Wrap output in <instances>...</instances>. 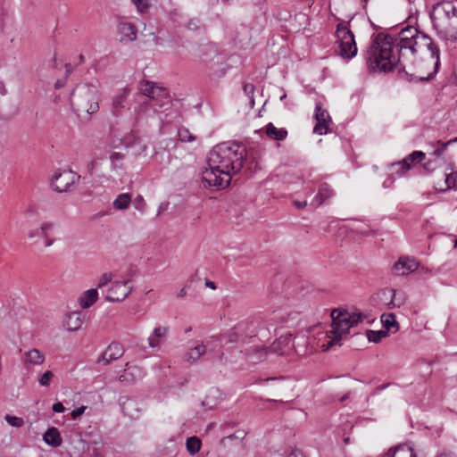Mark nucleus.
Returning <instances> with one entry per match:
<instances>
[{"label": "nucleus", "instance_id": "f257e3e1", "mask_svg": "<svg viewBox=\"0 0 457 457\" xmlns=\"http://www.w3.org/2000/svg\"><path fill=\"white\" fill-rule=\"evenodd\" d=\"M372 71L397 69L417 81L431 80L439 66V49L432 39L412 26L399 33H378L364 54Z\"/></svg>", "mask_w": 457, "mask_h": 457}, {"label": "nucleus", "instance_id": "f03ea898", "mask_svg": "<svg viewBox=\"0 0 457 457\" xmlns=\"http://www.w3.org/2000/svg\"><path fill=\"white\" fill-rule=\"evenodd\" d=\"M246 147L237 142H223L215 145L209 153L207 164L203 172L204 187L225 188L231 179L244 167Z\"/></svg>", "mask_w": 457, "mask_h": 457}, {"label": "nucleus", "instance_id": "7ed1b4c3", "mask_svg": "<svg viewBox=\"0 0 457 457\" xmlns=\"http://www.w3.org/2000/svg\"><path fill=\"white\" fill-rule=\"evenodd\" d=\"M100 99L98 85L93 83L78 85L70 97L73 112L79 118L86 116L87 119L98 112Z\"/></svg>", "mask_w": 457, "mask_h": 457}, {"label": "nucleus", "instance_id": "20e7f679", "mask_svg": "<svg viewBox=\"0 0 457 457\" xmlns=\"http://www.w3.org/2000/svg\"><path fill=\"white\" fill-rule=\"evenodd\" d=\"M365 318L366 316L361 312L334 309L331 312V330L328 332V337L330 338L328 346L337 344L345 335L348 334L350 328L361 322Z\"/></svg>", "mask_w": 457, "mask_h": 457}, {"label": "nucleus", "instance_id": "39448f33", "mask_svg": "<svg viewBox=\"0 0 457 457\" xmlns=\"http://www.w3.org/2000/svg\"><path fill=\"white\" fill-rule=\"evenodd\" d=\"M431 18L436 29L457 39V0H445L436 4Z\"/></svg>", "mask_w": 457, "mask_h": 457}, {"label": "nucleus", "instance_id": "423d86ee", "mask_svg": "<svg viewBox=\"0 0 457 457\" xmlns=\"http://www.w3.org/2000/svg\"><path fill=\"white\" fill-rule=\"evenodd\" d=\"M348 21H342L337 25L336 37L339 48V55L344 59H352L357 54V46L354 35L350 29Z\"/></svg>", "mask_w": 457, "mask_h": 457}, {"label": "nucleus", "instance_id": "0eeeda50", "mask_svg": "<svg viewBox=\"0 0 457 457\" xmlns=\"http://www.w3.org/2000/svg\"><path fill=\"white\" fill-rule=\"evenodd\" d=\"M293 336L287 334L281 336L276 341H274L269 348L265 347H254L249 351V358L253 361L263 360L269 353H274L279 355L288 353L294 347Z\"/></svg>", "mask_w": 457, "mask_h": 457}, {"label": "nucleus", "instance_id": "6e6552de", "mask_svg": "<svg viewBox=\"0 0 457 457\" xmlns=\"http://www.w3.org/2000/svg\"><path fill=\"white\" fill-rule=\"evenodd\" d=\"M140 92L147 96L153 107L162 108L169 103V91L167 88L157 86L156 83L143 80L140 83Z\"/></svg>", "mask_w": 457, "mask_h": 457}, {"label": "nucleus", "instance_id": "1a4fd4ad", "mask_svg": "<svg viewBox=\"0 0 457 457\" xmlns=\"http://www.w3.org/2000/svg\"><path fill=\"white\" fill-rule=\"evenodd\" d=\"M79 179L80 176L71 170H63L54 174L51 186L54 190L59 193L68 192L71 187L79 182Z\"/></svg>", "mask_w": 457, "mask_h": 457}, {"label": "nucleus", "instance_id": "9d476101", "mask_svg": "<svg viewBox=\"0 0 457 457\" xmlns=\"http://www.w3.org/2000/svg\"><path fill=\"white\" fill-rule=\"evenodd\" d=\"M314 119L316 124L313 128V133L318 135H325L329 132V124L332 119L326 109L322 108L321 103H317L315 106Z\"/></svg>", "mask_w": 457, "mask_h": 457}, {"label": "nucleus", "instance_id": "9b49d317", "mask_svg": "<svg viewBox=\"0 0 457 457\" xmlns=\"http://www.w3.org/2000/svg\"><path fill=\"white\" fill-rule=\"evenodd\" d=\"M264 150L258 146L246 148V156L244 157V163L246 170L253 174L262 170V160Z\"/></svg>", "mask_w": 457, "mask_h": 457}, {"label": "nucleus", "instance_id": "f8f14e48", "mask_svg": "<svg viewBox=\"0 0 457 457\" xmlns=\"http://www.w3.org/2000/svg\"><path fill=\"white\" fill-rule=\"evenodd\" d=\"M426 154L422 151H414L402 161L392 164L393 167H400L399 170H395V174L399 177L403 176L409 171L412 166L417 162H421L425 160Z\"/></svg>", "mask_w": 457, "mask_h": 457}, {"label": "nucleus", "instance_id": "ddd939ff", "mask_svg": "<svg viewBox=\"0 0 457 457\" xmlns=\"http://www.w3.org/2000/svg\"><path fill=\"white\" fill-rule=\"evenodd\" d=\"M145 375V370L137 365H129V363H126L125 369L118 378V380L120 384L125 386H129L137 383L141 380Z\"/></svg>", "mask_w": 457, "mask_h": 457}, {"label": "nucleus", "instance_id": "4468645a", "mask_svg": "<svg viewBox=\"0 0 457 457\" xmlns=\"http://www.w3.org/2000/svg\"><path fill=\"white\" fill-rule=\"evenodd\" d=\"M419 267V263L413 257L402 256L393 265L392 271L396 276H405L414 272Z\"/></svg>", "mask_w": 457, "mask_h": 457}, {"label": "nucleus", "instance_id": "2eb2a0df", "mask_svg": "<svg viewBox=\"0 0 457 457\" xmlns=\"http://www.w3.org/2000/svg\"><path fill=\"white\" fill-rule=\"evenodd\" d=\"M129 282V280L124 282H113L108 289L105 300L108 302L123 301L130 293V288L127 286Z\"/></svg>", "mask_w": 457, "mask_h": 457}, {"label": "nucleus", "instance_id": "dca6fc26", "mask_svg": "<svg viewBox=\"0 0 457 457\" xmlns=\"http://www.w3.org/2000/svg\"><path fill=\"white\" fill-rule=\"evenodd\" d=\"M124 354V348L119 342L111 343L96 360L97 363L110 364L112 361L120 359Z\"/></svg>", "mask_w": 457, "mask_h": 457}, {"label": "nucleus", "instance_id": "f3484780", "mask_svg": "<svg viewBox=\"0 0 457 457\" xmlns=\"http://www.w3.org/2000/svg\"><path fill=\"white\" fill-rule=\"evenodd\" d=\"M250 323L248 320H243L235 325L229 331L224 334H219L212 337V339L222 343L225 341L226 343H237L239 338V331H243L244 327H248Z\"/></svg>", "mask_w": 457, "mask_h": 457}, {"label": "nucleus", "instance_id": "a211bd4d", "mask_svg": "<svg viewBox=\"0 0 457 457\" xmlns=\"http://www.w3.org/2000/svg\"><path fill=\"white\" fill-rule=\"evenodd\" d=\"M45 360V354L36 348L25 352L21 358L22 364L27 370H29L31 366H38L43 364Z\"/></svg>", "mask_w": 457, "mask_h": 457}, {"label": "nucleus", "instance_id": "6ab92c4d", "mask_svg": "<svg viewBox=\"0 0 457 457\" xmlns=\"http://www.w3.org/2000/svg\"><path fill=\"white\" fill-rule=\"evenodd\" d=\"M85 314L81 312H72L66 314L63 320V327L70 332L80 329L84 323Z\"/></svg>", "mask_w": 457, "mask_h": 457}, {"label": "nucleus", "instance_id": "aec40b11", "mask_svg": "<svg viewBox=\"0 0 457 457\" xmlns=\"http://www.w3.org/2000/svg\"><path fill=\"white\" fill-rule=\"evenodd\" d=\"M447 170H450V171H445L443 175L445 178L444 185L435 187L439 192H446L449 189L457 188V171L452 164L449 165Z\"/></svg>", "mask_w": 457, "mask_h": 457}, {"label": "nucleus", "instance_id": "412c9836", "mask_svg": "<svg viewBox=\"0 0 457 457\" xmlns=\"http://www.w3.org/2000/svg\"><path fill=\"white\" fill-rule=\"evenodd\" d=\"M118 31L120 34V41H135L137 37V29L131 23L127 21L120 22Z\"/></svg>", "mask_w": 457, "mask_h": 457}, {"label": "nucleus", "instance_id": "4be33fe9", "mask_svg": "<svg viewBox=\"0 0 457 457\" xmlns=\"http://www.w3.org/2000/svg\"><path fill=\"white\" fill-rule=\"evenodd\" d=\"M129 94V90L128 88H124L122 93L113 97L112 104V115L118 117L122 113V111L126 107V101Z\"/></svg>", "mask_w": 457, "mask_h": 457}, {"label": "nucleus", "instance_id": "5701e85b", "mask_svg": "<svg viewBox=\"0 0 457 457\" xmlns=\"http://www.w3.org/2000/svg\"><path fill=\"white\" fill-rule=\"evenodd\" d=\"M169 327H156L153 334L148 337V345L152 348H156L161 345L162 339H164L169 333Z\"/></svg>", "mask_w": 457, "mask_h": 457}, {"label": "nucleus", "instance_id": "b1692460", "mask_svg": "<svg viewBox=\"0 0 457 457\" xmlns=\"http://www.w3.org/2000/svg\"><path fill=\"white\" fill-rule=\"evenodd\" d=\"M387 457H417L414 450L407 444H403L389 449L386 453Z\"/></svg>", "mask_w": 457, "mask_h": 457}, {"label": "nucleus", "instance_id": "393cba45", "mask_svg": "<svg viewBox=\"0 0 457 457\" xmlns=\"http://www.w3.org/2000/svg\"><path fill=\"white\" fill-rule=\"evenodd\" d=\"M266 136L272 140L282 141L287 138L288 132L285 128L278 129L271 122L265 126Z\"/></svg>", "mask_w": 457, "mask_h": 457}, {"label": "nucleus", "instance_id": "a878e982", "mask_svg": "<svg viewBox=\"0 0 457 457\" xmlns=\"http://www.w3.org/2000/svg\"><path fill=\"white\" fill-rule=\"evenodd\" d=\"M43 439L45 443L52 447H58L62 445V437L58 428H49L44 434Z\"/></svg>", "mask_w": 457, "mask_h": 457}, {"label": "nucleus", "instance_id": "bb28decb", "mask_svg": "<svg viewBox=\"0 0 457 457\" xmlns=\"http://www.w3.org/2000/svg\"><path fill=\"white\" fill-rule=\"evenodd\" d=\"M98 299L97 288H91L85 291L79 298V303L81 308L87 309L92 306Z\"/></svg>", "mask_w": 457, "mask_h": 457}, {"label": "nucleus", "instance_id": "cd10ccee", "mask_svg": "<svg viewBox=\"0 0 457 457\" xmlns=\"http://www.w3.org/2000/svg\"><path fill=\"white\" fill-rule=\"evenodd\" d=\"M206 353V346L204 344L189 349L184 356V360L187 362L194 363L198 361Z\"/></svg>", "mask_w": 457, "mask_h": 457}, {"label": "nucleus", "instance_id": "c85d7f7f", "mask_svg": "<svg viewBox=\"0 0 457 457\" xmlns=\"http://www.w3.org/2000/svg\"><path fill=\"white\" fill-rule=\"evenodd\" d=\"M333 195L334 190L330 187V186L328 183H322L319 187V192L315 196V201L318 202V205H320Z\"/></svg>", "mask_w": 457, "mask_h": 457}, {"label": "nucleus", "instance_id": "c756f323", "mask_svg": "<svg viewBox=\"0 0 457 457\" xmlns=\"http://www.w3.org/2000/svg\"><path fill=\"white\" fill-rule=\"evenodd\" d=\"M54 224L53 222H43L40 228L29 230L28 237L31 239L37 237H47V232L54 229Z\"/></svg>", "mask_w": 457, "mask_h": 457}, {"label": "nucleus", "instance_id": "7c9ffc66", "mask_svg": "<svg viewBox=\"0 0 457 457\" xmlns=\"http://www.w3.org/2000/svg\"><path fill=\"white\" fill-rule=\"evenodd\" d=\"M384 297L390 298V302L387 303L389 309L400 307L403 303V300L397 297L398 295H402L396 290H384L382 293Z\"/></svg>", "mask_w": 457, "mask_h": 457}, {"label": "nucleus", "instance_id": "2f4dec72", "mask_svg": "<svg viewBox=\"0 0 457 457\" xmlns=\"http://www.w3.org/2000/svg\"><path fill=\"white\" fill-rule=\"evenodd\" d=\"M381 322L386 331L395 328L394 332H396L399 328L398 323L395 320V316L393 313H384L381 316Z\"/></svg>", "mask_w": 457, "mask_h": 457}, {"label": "nucleus", "instance_id": "473e14b6", "mask_svg": "<svg viewBox=\"0 0 457 457\" xmlns=\"http://www.w3.org/2000/svg\"><path fill=\"white\" fill-rule=\"evenodd\" d=\"M131 202V195L128 193L120 194L113 201V207L117 210H124L129 207Z\"/></svg>", "mask_w": 457, "mask_h": 457}, {"label": "nucleus", "instance_id": "72a5a7b5", "mask_svg": "<svg viewBox=\"0 0 457 457\" xmlns=\"http://www.w3.org/2000/svg\"><path fill=\"white\" fill-rule=\"evenodd\" d=\"M202 442L197 436H191L187 439V450L191 455H195L201 449Z\"/></svg>", "mask_w": 457, "mask_h": 457}, {"label": "nucleus", "instance_id": "f704fd0d", "mask_svg": "<svg viewBox=\"0 0 457 457\" xmlns=\"http://www.w3.org/2000/svg\"><path fill=\"white\" fill-rule=\"evenodd\" d=\"M368 340L372 343H378L382 338L387 336L386 330H367L366 332Z\"/></svg>", "mask_w": 457, "mask_h": 457}, {"label": "nucleus", "instance_id": "c9c22d12", "mask_svg": "<svg viewBox=\"0 0 457 457\" xmlns=\"http://www.w3.org/2000/svg\"><path fill=\"white\" fill-rule=\"evenodd\" d=\"M178 137L181 142L189 143L195 140V137L185 127H180L178 129Z\"/></svg>", "mask_w": 457, "mask_h": 457}, {"label": "nucleus", "instance_id": "e433bc0d", "mask_svg": "<svg viewBox=\"0 0 457 457\" xmlns=\"http://www.w3.org/2000/svg\"><path fill=\"white\" fill-rule=\"evenodd\" d=\"M454 142H457V137L448 140L446 142L438 140L436 142L437 147L434 150L433 155L436 157H440L444 154L447 146Z\"/></svg>", "mask_w": 457, "mask_h": 457}, {"label": "nucleus", "instance_id": "4c0bfd02", "mask_svg": "<svg viewBox=\"0 0 457 457\" xmlns=\"http://www.w3.org/2000/svg\"><path fill=\"white\" fill-rule=\"evenodd\" d=\"M124 154L118 152H113L110 155V161L112 163V167L113 170L121 169L122 168V161L124 159Z\"/></svg>", "mask_w": 457, "mask_h": 457}, {"label": "nucleus", "instance_id": "58836bf2", "mask_svg": "<svg viewBox=\"0 0 457 457\" xmlns=\"http://www.w3.org/2000/svg\"><path fill=\"white\" fill-rule=\"evenodd\" d=\"M54 375L51 370H46L43 374L38 376V383L42 386H50Z\"/></svg>", "mask_w": 457, "mask_h": 457}, {"label": "nucleus", "instance_id": "ea45409f", "mask_svg": "<svg viewBox=\"0 0 457 457\" xmlns=\"http://www.w3.org/2000/svg\"><path fill=\"white\" fill-rule=\"evenodd\" d=\"M4 420H6V422L9 425H11L12 427H14V428H21L24 424V421L21 418L12 416L10 414H6L4 417Z\"/></svg>", "mask_w": 457, "mask_h": 457}, {"label": "nucleus", "instance_id": "a19ab883", "mask_svg": "<svg viewBox=\"0 0 457 457\" xmlns=\"http://www.w3.org/2000/svg\"><path fill=\"white\" fill-rule=\"evenodd\" d=\"M132 4L136 6L137 10L144 13L150 8L148 0H131Z\"/></svg>", "mask_w": 457, "mask_h": 457}, {"label": "nucleus", "instance_id": "79ce46f5", "mask_svg": "<svg viewBox=\"0 0 457 457\" xmlns=\"http://www.w3.org/2000/svg\"><path fill=\"white\" fill-rule=\"evenodd\" d=\"M112 280V274L111 273H104L97 284V287L101 288L107 285Z\"/></svg>", "mask_w": 457, "mask_h": 457}, {"label": "nucleus", "instance_id": "37998d69", "mask_svg": "<svg viewBox=\"0 0 457 457\" xmlns=\"http://www.w3.org/2000/svg\"><path fill=\"white\" fill-rule=\"evenodd\" d=\"M243 90L247 96L253 97L255 91V87L252 83H246L244 85Z\"/></svg>", "mask_w": 457, "mask_h": 457}, {"label": "nucleus", "instance_id": "c03bdc74", "mask_svg": "<svg viewBox=\"0 0 457 457\" xmlns=\"http://www.w3.org/2000/svg\"><path fill=\"white\" fill-rule=\"evenodd\" d=\"M246 436V433L244 430H238L234 434L229 435L228 436L225 437V439H238L243 440Z\"/></svg>", "mask_w": 457, "mask_h": 457}, {"label": "nucleus", "instance_id": "a18cd8bd", "mask_svg": "<svg viewBox=\"0 0 457 457\" xmlns=\"http://www.w3.org/2000/svg\"><path fill=\"white\" fill-rule=\"evenodd\" d=\"M145 203L141 195H138L135 200V208L143 211L145 209Z\"/></svg>", "mask_w": 457, "mask_h": 457}, {"label": "nucleus", "instance_id": "49530a36", "mask_svg": "<svg viewBox=\"0 0 457 457\" xmlns=\"http://www.w3.org/2000/svg\"><path fill=\"white\" fill-rule=\"evenodd\" d=\"M85 410H86V407H85V406H81V407H79V408H77V409L73 410V411H71V417H72V419L76 420L77 418H79V416H81V415L84 413Z\"/></svg>", "mask_w": 457, "mask_h": 457}, {"label": "nucleus", "instance_id": "de8ad7c7", "mask_svg": "<svg viewBox=\"0 0 457 457\" xmlns=\"http://www.w3.org/2000/svg\"><path fill=\"white\" fill-rule=\"evenodd\" d=\"M52 410L54 412L62 413L65 411V408L62 403L58 402L53 404Z\"/></svg>", "mask_w": 457, "mask_h": 457}, {"label": "nucleus", "instance_id": "09e8293b", "mask_svg": "<svg viewBox=\"0 0 457 457\" xmlns=\"http://www.w3.org/2000/svg\"><path fill=\"white\" fill-rule=\"evenodd\" d=\"M250 323V325L248 327H244L243 328V331H239V336L242 337V336H245V337H250V334L253 332V331H250V327L252 326V322L248 321Z\"/></svg>", "mask_w": 457, "mask_h": 457}, {"label": "nucleus", "instance_id": "8fccbe9b", "mask_svg": "<svg viewBox=\"0 0 457 457\" xmlns=\"http://www.w3.org/2000/svg\"><path fill=\"white\" fill-rule=\"evenodd\" d=\"M45 239V245L46 247L51 246L54 243V239L51 238L49 236V232H47V237H43Z\"/></svg>", "mask_w": 457, "mask_h": 457}, {"label": "nucleus", "instance_id": "3c124183", "mask_svg": "<svg viewBox=\"0 0 457 457\" xmlns=\"http://www.w3.org/2000/svg\"><path fill=\"white\" fill-rule=\"evenodd\" d=\"M294 205L297 209H303L307 205V202L306 201H295Z\"/></svg>", "mask_w": 457, "mask_h": 457}, {"label": "nucleus", "instance_id": "603ef678", "mask_svg": "<svg viewBox=\"0 0 457 457\" xmlns=\"http://www.w3.org/2000/svg\"><path fill=\"white\" fill-rule=\"evenodd\" d=\"M288 457H303V454L299 450H293Z\"/></svg>", "mask_w": 457, "mask_h": 457}, {"label": "nucleus", "instance_id": "864d4df0", "mask_svg": "<svg viewBox=\"0 0 457 457\" xmlns=\"http://www.w3.org/2000/svg\"><path fill=\"white\" fill-rule=\"evenodd\" d=\"M205 286L213 290L217 288L216 284L209 279L205 280Z\"/></svg>", "mask_w": 457, "mask_h": 457}, {"label": "nucleus", "instance_id": "5fc2aeb1", "mask_svg": "<svg viewBox=\"0 0 457 457\" xmlns=\"http://www.w3.org/2000/svg\"><path fill=\"white\" fill-rule=\"evenodd\" d=\"M187 295V291H186V288L183 287L180 289V291L179 292L178 294V297L179 298H183L185 295Z\"/></svg>", "mask_w": 457, "mask_h": 457}, {"label": "nucleus", "instance_id": "6e6d98bb", "mask_svg": "<svg viewBox=\"0 0 457 457\" xmlns=\"http://www.w3.org/2000/svg\"><path fill=\"white\" fill-rule=\"evenodd\" d=\"M203 405L209 408V409H212L213 407V405L210 404L209 402H208V398H206L205 400L203 401Z\"/></svg>", "mask_w": 457, "mask_h": 457}, {"label": "nucleus", "instance_id": "4d7b16f0", "mask_svg": "<svg viewBox=\"0 0 457 457\" xmlns=\"http://www.w3.org/2000/svg\"><path fill=\"white\" fill-rule=\"evenodd\" d=\"M431 163H432V162H431L430 161H428V162H425V163L423 164L424 169H425V170H431V167H430V166H431Z\"/></svg>", "mask_w": 457, "mask_h": 457}, {"label": "nucleus", "instance_id": "13d9d810", "mask_svg": "<svg viewBox=\"0 0 457 457\" xmlns=\"http://www.w3.org/2000/svg\"><path fill=\"white\" fill-rule=\"evenodd\" d=\"M0 93L1 95H4L6 93L5 87L3 83L0 82Z\"/></svg>", "mask_w": 457, "mask_h": 457}, {"label": "nucleus", "instance_id": "bf43d9fd", "mask_svg": "<svg viewBox=\"0 0 457 457\" xmlns=\"http://www.w3.org/2000/svg\"><path fill=\"white\" fill-rule=\"evenodd\" d=\"M87 168H88V170H89L90 171H92V170H94V168H95V162H94V161H92L90 163H88Z\"/></svg>", "mask_w": 457, "mask_h": 457}, {"label": "nucleus", "instance_id": "052dcab7", "mask_svg": "<svg viewBox=\"0 0 457 457\" xmlns=\"http://www.w3.org/2000/svg\"><path fill=\"white\" fill-rule=\"evenodd\" d=\"M348 397H349V394L347 393V394L344 395L342 397H340L339 401L340 402H345V400L348 399Z\"/></svg>", "mask_w": 457, "mask_h": 457}, {"label": "nucleus", "instance_id": "680f3d73", "mask_svg": "<svg viewBox=\"0 0 457 457\" xmlns=\"http://www.w3.org/2000/svg\"><path fill=\"white\" fill-rule=\"evenodd\" d=\"M65 68H66V71H67V72H70V71H71V63H67V64L65 65Z\"/></svg>", "mask_w": 457, "mask_h": 457}, {"label": "nucleus", "instance_id": "e2e57ef3", "mask_svg": "<svg viewBox=\"0 0 457 457\" xmlns=\"http://www.w3.org/2000/svg\"><path fill=\"white\" fill-rule=\"evenodd\" d=\"M79 62H80L81 63L85 62V57H84V55H83V54H79Z\"/></svg>", "mask_w": 457, "mask_h": 457}, {"label": "nucleus", "instance_id": "0e129e2a", "mask_svg": "<svg viewBox=\"0 0 457 457\" xmlns=\"http://www.w3.org/2000/svg\"><path fill=\"white\" fill-rule=\"evenodd\" d=\"M62 86V84L60 81H57L54 85L55 88H59Z\"/></svg>", "mask_w": 457, "mask_h": 457}, {"label": "nucleus", "instance_id": "69168bd1", "mask_svg": "<svg viewBox=\"0 0 457 457\" xmlns=\"http://www.w3.org/2000/svg\"><path fill=\"white\" fill-rule=\"evenodd\" d=\"M191 329H192V328H191V327H189V328H186L185 333H188V332H190V331H191Z\"/></svg>", "mask_w": 457, "mask_h": 457}, {"label": "nucleus", "instance_id": "338daca9", "mask_svg": "<svg viewBox=\"0 0 457 457\" xmlns=\"http://www.w3.org/2000/svg\"><path fill=\"white\" fill-rule=\"evenodd\" d=\"M286 97H287V95L285 94V95H283V96L280 97V100H283V99H285Z\"/></svg>", "mask_w": 457, "mask_h": 457}, {"label": "nucleus", "instance_id": "774afa93", "mask_svg": "<svg viewBox=\"0 0 457 457\" xmlns=\"http://www.w3.org/2000/svg\"><path fill=\"white\" fill-rule=\"evenodd\" d=\"M454 246L457 247V240L455 241Z\"/></svg>", "mask_w": 457, "mask_h": 457}]
</instances>
